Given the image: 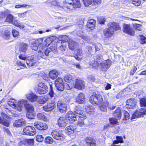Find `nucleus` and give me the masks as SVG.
Here are the masks:
<instances>
[{"instance_id":"nucleus-1","label":"nucleus","mask_w":146,"mask_h":146,"mask_svg":"<svg viewBox=\"0 0 146 146\" xmlns=\"http://www.w3.org/2000/svg\"><path fill=\"white\" fill-rule=\"evenodd\" d=\"M66 117H61L58 119V123L60 127H64L69 123H72L77 120L76 115L72 111L67 113Z\"/></svg>"},{"instance_id":"nucleus-2","label":"nucleus","mask_w":146,"mask_h":146,"mask_svg":"<svg viewBox=\"0 0 146 146\" xmlns=\"http://www.w3.org/2000/svg\"><path fill=\"white\" fill-rule=\"evenodd\" d=\"M65 2L61 8L67 12L73 11L76 9L81 7L79 0H65Z\"/></svg>"},{"instance_id":"nucleus-3","label":"nucleus","mask_w":146,"mask_h":146,"mask_svg":"<svg viewBox=\"0 0 146 146\" xmlns=\"http://www.w3.org/2000/svg\"><path fill=\"white\" fill-rule=\"evenodd\" d=\"M100 58H97L96 56H94L93 58L90 61V64L92 66L96 68L99 66L101 67V69L103 71H106L108 69L111 64V61L109 60L105 61L103 62L99 63Z\"/></svg>"},{"instance_id":"nucleus-4","label":"nucleus","mask_w":146,"mask_h":146,"mask_svg":"<svg viewBox=\"0 0 146 146\" xmlns=\"http://www.w3.org/2000/svg\"><path fill=\"white\" fill-rule=\"evenodd\" d=\"M90 101L92 104L100 105L101 104L103 101V97L100 94L93 95L90 97Z\"/></svg>"},{"instance_id":"nucleus-5","label":"nucleus","mask_w":146,"mask_h":146,"mask_svg":"<svg viewBox=\"0 0 146 146\" xmlns=\"http://www.w3.org/2000/svg\"><path fill=\"white\" fill-rule=\"evenodd\" d=\"M36 92L40 94H46L48 90V88L47 86L44 83H39L36 86Z\"/></svg>"},{"instance_id":"nucleus-6","label":"nucleus","mask_w":146,"mask_h":146,"mask_svg":"<svg viewBox=\"0 0 146 146\" xmlns=\"http://www.w3.org/2000/svg\"><path fill=\"white\" fill-rule=\"evenodd\" d=\"M11 12L8 10H6L3 11L0 13V17L2 18H5L6 17L5 19V21L9 23L13 22L14 17L10 14Z\"/></svg>"},{"instance_id":"nucleus-7","label":"nucleus","mask_w":146,"mask_h":146,"mask_svg":"<svg viewBox=\"0 0 146 146\" xmlns=\"http://www.w3.org/2000/svg\"><path fill=\"white\" fill-rule=\"evenodd\" d=\"M26 102L27 100L24 99L16 101L13 108L18 111H21L23 110V105L25 106Z\"/></svg>"},{"instance_id":"nucleus-8","label":"nucleus","mask_w":146,"mask_h":146,"mask_svg":"<svg viewBox=\"0 0 146 146\" xmlns=\"http://www.w3.org/2000/svg\"><path fill=\"white\" fill-rule=\"evenodd\" d=\"M36 132L35 128L32 126H28L23 129V133L24 135L33 136L35 134Z\"/></svg>"},{"instance_id":"nucleus-9","label":"nucleus","mask_w":146,"mask_h":146,"mask_svg":"<svg viewBox=\"0 0 146 146\" xmlns=\"http://www.w3.org/2000/svg\"><path fill=\"white\" fill-rule=\"evenodd\" d=\"M146 115V108H141L138 110H136L132 115L131 119L141 117Z\"/></svg>"},{"instance_id":"nucleus-10","label":"nucleus","mask_w":146,"mask_h":146,"mask_svg":"<svg viewBox=\"0 0 146 146\" xmlns=\"http://www.w3.org/2000/svg\"><path fill=\"white\" fill-rule=\"evenodd\" d=\"M51 134L53 137L57 140H62L64 139L63 134L58 130H53Z\"/></svg>"},{"instance_id":"nucleus-11","label":"nucleus","mask_w":146,"mask_h":146,"mask_svg":"<svg viewBox=\"0 0 146 146\" xmlns=\"http://www.w3.org/2000/svg\"><path fill=\"white\" fill-rule=\"evenodd\" d=\"M136 103L135 100L133 99H129L126 102V107L129 109H135L137 107Z\"/></svg>"},{"instance_id":"nucleus-12","label":"nucleus","mask_w":146,"mask_h":146,"mask_svg":"<svg viewBox=\"0 0 146 146\" xmlns=\"http://www.w3.org/2000/svg\"><path fill=\"white\" fill-rule=\"evenodd\" d=\"M123 31L131 36H133L135 32L129 25L124 24L123 25Z\"/></svg>"},{"instance_id":"nucleus-13","label":"nucleus","mask_w":146,"mask_h":146,"mask_svg":"<svg viewBox=\"0 0 146 146\" xmlns=\"http://www.w3.org/2000/svg\"><path fill=\"white\" fill-rule=\"evenodd\" d=\"M74 112H74L73 113L76 115V114L78 115L76 116L77 117L78 116L79 117L82 118L86 117L85 113L82 110V108L79 106L76 107Z\"/></svg>"},{"instance_id":"nucleus-14","label":"nucleus","mask_w":146,"mask_h":146,"mask_svg":"<svg viewBox=\"0 0 146 146\" xmlns=\"http://www.w3.org/2000/svg\"><path fill=\"white\" fill-rule=\"evenodd\" d=\"M34 126L39 130H45L47 129V125L45 123L39 121H36L34 123Z\"/></svg>"},{"instance_id":"nucleus-15","label":"nucleus","mask_w":146,"mask_h":146,"mask_svg":"<svg viewBox=\"0 0 146 146\" xmlns=\"http://www.w3.org/2000/svg\"><path fill=\"white\" fill-rule=\"evenodd\" d=\"M33 44L31 45L32 49L35 51H36L38 48L39 49V47L42 46V39L41 38H38L33 41Z\"/></svg>"},{"instance_id":"nucleus-16","label":"nucleus","mask_w":146,"mask_h":146,"mask_svg":"<svg viewBox=\"0 0 146 146\" xmlns=\"http://www.w3.org/2000/svg\"><path fill=\"white\" fill-rule=\"evenodd\" d=\"M39 47L38 56L44 59L47 58L46 57L49 56L45 48L41 46Z\"/></svg>"},{"instance_id":"nucleus-17","label":"nucleus","mask_w":146,"mask_h":146,"mask_svg":"<svg viewBox=\"0 0 146 146\" xmlns=\"http://www.w3.org/2000/svg\"><path fill=\"white\" fill-rule=\"evenodd\" d=\"M25 96L26 98L32 102L36 101L38 97V96L32 92L27 93Z\"/></svg>"},{"instance_id":"nucleus-18","label":"nucleus","mask_w":146,"mask_h":146,"mask_svg":"<svg viewBox=\"0 0 146 146\" xmlns=\"http://www.w3.org/2000/svg\"><path fill=\"white\" fill-rule=\"evenodd\" d=\"M74 87L79 90L83 89L85 87L84 82L80 79H76Z\"/></svg>"},{"instance_id":"nucleus-19","label":"nucleus","mask_w":146,"mask_h":146,"mask_svg":"<svg viewBox=\"0 0 146 146\" xmlns=\"http://www.w3.org/2000/svg\"><path fill=\"white\" fill-rule=\"evenodd\" d=\"M57 107L59 109V111L61 113L66 112L67 108V105L63 103L62 101H59L57 103Z\"/></svg>"},{"instance_id":"nucleus-20","label":"nucleus","mask_w":146,"mask_h":146,"mask_svg":"<svg viewBox=\"0 0 146 146\" xmlns=\"http://www.w3.org/2000/svg\"><path fill=\"white\" fill-rule=\"evenodd\" d=\"M96 24L95 20L93 19H90L88 20L86 25V30L90 31L91 30H93L94 27Z\"/></svg>"},{"instance_id":"nucleus-21","label":"nucleus","mask_w":146,"mask_h":146,"mask_svg":"<svg viewBox=\"0 0 146 146\" xmlns=\"http://www.w3.org/2000/svg\"><path fill=\"white\" fill-rule=\"evenodd\" d=\"M108 28L111 29L113 32L117 30H119L120 27L118 24L115 22H112L109 23L108 25Z\"/></svg>"},{"instance_id":"nucleus-22","label":"nucleus","mask_w":146,"mask_h":146,"mask_svg":"<svg viewBox=\"0 0 146 146\" xmlns=\"http://www.w3.org/2000/svg\"><path fill=\"white\" fill-rule=\"evenodd\" d=\"M55 107V105L54 103H47L43 107V110L46 111H50L53 110Z\"/></svg>"},{"instance_id":"nucleus-23","label":"nucleus","mask_w":146,"mask_h":146,"mask_svg":"<svg viewBox=\"0 0 146 146\" xmlns=\"http://www.w3.org/2000/svg\"><path fill=\"white\" fill-rule=\"evenodd\" d=\"M1 114L3 117L0 116V123L5 126L8 127L10 124V122L5 118L6 117L7 115L4 113H1Z\"/></svg>"},{"instance_id":"nucleus-24","label":"nucleus","mask_w":146,"mask_h":146,"mask_svg":"<svg viewBox=\"0 0 146 146\" xmlns=\"http://www.w3.org/2000/svg\"><path fill=\"white\" fill-rule=\"evenodd\" d=\"M54 38L55 37H50L47 38L42 44V47L45 48L51 43L53 42Z\"/></svg>"},{"instance_id":"nucleus-25","label":"nucleus","mask_w":146,"mask_h":146,"mask_svg":"<svg viewBox=\"0 0 146 146\" xmlns=\"http://www.w3.org/2000/svg\"><path fill=\"white\" fill-rule=\"evenodd\" d=\"M33 55L30 56L27 60L26 63L28 67H29L35 65L36 62L35 58Z\"/></svg>"},{"instance_id":"nucleus-26","label":"nucleus","mask_w":146,"mask_h":146,"mask_svg":"<svg viewBox=\"0 0 146 146\" xmlns=\"http://www.w3.org/2000/svg\"><path fill=\"white\" fill-rule=\"evenodd\" d=\"M76 128V126L71 125L65 128V132L69 135L73 134Z\"/></svg>"},{"instance_id":"nucleus-27","label":"nucleus","mask_w":146,"mask_h":146,"mask_svg":"<svg viewBox=\"0 0 146 146\" xmlns=\"http://www.w3.org/2000/svg\"><path fill=\"white\" fill-rule=\"evenodd\" d=\"M85 101L84 95L82 93H80L78 94L76 98V101L79 104H83Z\"/></svg>"},{"instance_id":"nucleus-28","label":"nucleus","mask_w":146,"mask_h":146,"mask_svg":"<svg viewBox=\"0 0 146 146\" xmlns=\"http://www.w3.org/2000/svg\"><path fill=\"white\" fill-rule=\"evenodd\" d=\"M26 124V121L23 119H20L16 120L14 122L13 125L17 127H21L22 126H24Z\"/></svg>"},{"instance_id":"nucleus-29","label":"nucleus","mask_w":146,"mask_h":146,"mask_svg":"<svg viewBox=\"0 0 146 146\" xmlns=\"http://www.w3.org/2000/svg\"><path fill=\"white\" fill-rule=\"evenodd\" d=\"M86 143L88 146H96V141L94 139L90 137H87L85 139Z\"/></svg>"},{"instance_id":"nucleus-30","label":"nucleus","mask_w":146,"mask_h":146,"mask_svg":"<svg viewBox=\"0 0 146 146\" xmlns=\"http://www.w3.org/2000/svg\"><path fill=\"white\" fill-rule=\"evenodd\" d=\"M46 4L49 6L54 5L58 6V7L62 8L61 6L59 4L58 0H48L46 2Z\"/></svg>"},{"instance_id":"nucleus-31","label":"nucleus","mask_w":146,"mask_h":146,"mask_svg":"<svg viewBox=\"0 0 146 146\" xmlns=\"http://www.w3.org/2000/svg\"><path fill=\"white\" fill-rule=\"evenodd\" d=\"M58 44V43H55V44H52L50 47L46 49V52H47L49 54L50 53V54L51 52H55L56 51L57 45Z\"/></svg>"},{"instance_id":"nucleus-32","label":"nucleus","mask_w":146,"mask_h":146,"mask_svg":"<svg viewBox=\"0 0 146 146\" xmlns=\"http://www.w3.org/2000/svg\"><path fill=\"white\" fill-rule=\"evenodd\" d=\"M104 35L106 38H108L112 36L113 32V31H111V29H105L103 32Z\"/></svg>"},{"instance_id":"nucleus-33","label":"nucleus","mask_w":146,"mask_h":146,"mask_svg":"<svg viewBox=\"0 0 146 146\" xmlns=\"http://www.w3.org/2000/svg\"><path fill=\"white\" fill-rule=\"evenodd\" d=\"M29 46L28 44L22 43L21 44L19 47V50L20 52L25 53L28 49Z\"/></svg>"},{"instance_id":"nucleus-34","label":"nucleus","mask_w":146,"mask_h":146,"mask_svg":"<svg viewBox=\"0 0 146 146\" xmlns=\"http://www.w3.org/2000/svg\"><path fill=\"white\" fill-rule=\"evenodd\" d=\"M27 112L34 113L33 106L31 104H28L27 101L26 102L25 106Z\"/></svg>"},{"instance_id":"nucleus-35","label":"nucleus","mask_w":146,"mask_h":146,"mask_svg":"<svg viewBox=\"0 0 146 146\" xmlns=\"http://www.w3.org/2000/svg\"><path fill=\"white\" fill-rule=\"evenodd\" d=\"M59 41L58 42V44L60 43H62L63 42H66V44H67V42L68 41V40H70L69 37L68 36L66 35H63L60 36L59 38Z\"/></svg>"},{"instance_id":"nucleus-36","label":"nucleus","mask_w":146,"mask_h":146,"mask_svg":"<svg viewBox=\"0 0 146 146\" xmlns=\"http://www.w3.org/2000/svg\"><path fill=\"white\" fill-rule=\"evenodd\" d=\"M69 48L72 50H74L77 44L72 40H69L68 42Z\"/></svg>"},{"instance_id":"nucleus-37","label":"nucleus","mask_w":146,"mask_h":146,"mask_svg":"<svg viewBox=\"0 0 146 146\" xmlns=\"http://www.w3.org/2000/svg\"><path fill=\"white\" fill-rule=\"evenodd\" d=\"M115 118L117 119H120L121 116V110L120 108H118L113 113Z\"/></svg>"},{"instance_id":"nucleus-38","label":"nucleus","mask_w":146,"mask_h":146,"mask_svg":"<svg viewBox=\"0 0 146 146\" xmlns=\"http://www.w3.org/2000/svg\"><path fill=\"white\" fill-rule=\"evenodd\" d=\"M49 75V77L51 79L54 80L58 76V73L56 70H52L50 72Z\"/></svg>"},{"instance_id":"nucleus-39","label":"nucleus","mask_w":146,"mask_h":146,"mask_svg":"<svg viewBox=\"0 0 146 146\" xmlns=\"http://www.w3.org/2000/svg\"><path fill=\"white\" fill-rule=\"evenodd\" d=\"M74 53L76 54V56H75V58L78 60H80L82 58L81 55L82 54V51L81 50L79 49L75 51Z\"/></svg>"},{"instance_id":"nucleus-40","label":"nucleus","mask_w":146,"mask_h":146,"mask_svg":"<svg viewBox=\"0 0 146 146\" xmlns=\"http://www.w3.org/2000/svg\"><path fill=\"white\" fill-rule=\"evenodd\" d=\"M86 118V117L82 118L79 117L77 121V125L80 127H83L85 125L84 120Z\"/></svg>"},{"instance_id":"nucleus-41","label":"nucleus","mask_w":146,"mask_h":146,"mask_svg":"<svg viewBox=\"0 0 146 146\" xmlns=\"http://www.w3.org/2000/svg\"><path fill=\"white\" fill-rule=\"evenodd\" d=\"M64 88H65L68 90H70L73 87H74V86L73 84V82H68L65 83L64 85Z\"/></svg>"},{"instance_id":"nucleus-42","label":"nucleus","mask_w":146,"mask_h":146,"mask_svg":"<svg viewBox=\"0 0 146 146\" xmlns=\"http://www.w3.org/2000/svg\"><path fill=\"white\" fill-rule=\"evenodd\" d=\"M37 117L38 119L42 120L44 121L47 120V118L46 116L42 113H38L37 115Z\"/></svg>"},{"instance_id":"nucleus-43","label":"nucleus","mask_w":146,"mask_h":146,"mask_svg":"<svg viewBox=\"0 0 146 146\" xmlns=\"http://www.w3.org/2000/svg\"><path fill=\"white\" fill-rule=\"evenodd\" d=\"M116 138L117 140H114L113 141V144H118L119 143H121L123 142L122 137L117 136H116Z\"/></svg>"},{"instance_id":"nucleus-44","label":"nucleus","mask_w":146,"mask_h":146,"mask_svg":"<svg viewBox=\"0 0 146 146\" xmlns=\"http://www.w3.org/2000/svg\"><path fill=\"white\" fill-rule=\"evenodd\" d=\"M64 80L67 83L72 82V76L70 74H67L64 77Z\"/></svg>"},{"instance_id":"nucleus-45","label":"nucleus","mask_w":146,"mask_h":146,"mask_svg":"<svg viewBox=\"0 0 146 146\" xmlns=\"http://www.w3.org/2000/svg\"><path fill=\"white\" fill-rule=\"evenodd\" d=\"M109 103L107 101H106L104 102L103 105H102L100 107V109L102 111H106L107 110V108L108 106Z\"/></svg>"},{"instance_id":"nucleus-46","label":"nucleus","mask_w":146,"mask_h":146,"mask_svg":"<svg viewBox=\"0 0 146 146\" xmlns=\"http://www.w3.org/2000/svg\"><path fill=\"white\" fill-rule=\"evenodd\" d=\"M140 106L141 107H146V99L143 98L139 100Z\"/></svg>"},{"instance_id":"nucleus-47","label":"nucleus","mask_w":146,"mask_h":146,"mask_svg":"<svg viewBox=\"0 0 146 146\" xmlns=\"http://www.w3.org/2000/svg\"><path fill=\"white\" fill-rule=\"evenodd\" d=\"M63 84V81L62 79L58 77L56 79L55 82V84L56 87H58L60 84Z\"/></svg>"},{"instance_id":"nucleus-48","label":"nucleus","mask_w":146,"mask_h":146,"mask_svg":"<svg viewBox=\"0 0 146 146\" xmlns=\"http://www.w3.org/2000/svg\"><path fill=\"white\" fill-rule=\"evenodd\" d=\"M3 37L7 40L9 39L10 37V34L9 31L8 30L5 31Z\"/></svg>"},{"instance_id":"nucleus-49","label":"nucleus","mask_w":146,"mask_h":146,"mask_svg":"<svg viewBox=\"0 0 146 146\" xmlns=\"http://www.w3.org/2000/svg\"><path fill=\"white\" fill-rule=\"evenodd\" d=\"M44 141L46 143L51 144L53 143V140L52 137H47L45 138Z\"/></svg>"},{"instance_id":"nucleus-50","label":"nucleus","mask_w":146,"mask_h":146,"mask_svg":"<svg viewBox=\"0 0 146 146\" xmlns=\"http://www.w3.org/2000/svg\"><path fill=\"white\" fill-rule=\"evenodd\" d=\"M16 101L14 99L11 98L8 101L7 104L9 106L13 108Z\"/></svg>"},{"instance_id":"nucleus-51","label":"nucleus","mask_w":146,"mask_h":146,"mask_svg":"<svg viewBox=\"0 0 146 146\" xmlns=\"http://www.w3.org/2000/svg\"><path fill=\"white\" fill-rule=\"evenodd\" d=\"M85 109L86 111L89 114H90L94 110L92 107L90 106H86L85 107Z\"/></svg>"},{"instance_id":"nucleus-52","label":"nucleus","mask_w":146,"mask_h":146,"mask_svg":"<svg viewBox=\"0 0 146 146\" xmlns=\"http://www.w3.org/2000/svg\"><path fill=\"white\" fill-rule=\"evenodd\" d=\"M26 143L28 146H33L34 144V139H27L25 141Z\"/></svg>"},{"instance_id":"nucleus-53","label":"nucleus","mask_w":146,"mask_h":146,"mask_svg":"<svg viewBox=\"0 0 146 146\" xmlns=\"http://www.w3.org/2000/svg\"><path fill=\"white\" fill-rule=\"evenodd\" d=\"M36 101L40 104H44L45 103L43 97H39L38 96Z\"/></svg>"},{"instance_id":"nucleus-54","label":"nucleus","mask_w":146,"mask_h":146,"mask_svg":"<svg viewBox=\"0 0 146 146\" xmlns=\"http://www.w3.org/2000/svg\"><path fill=\"white\" fill-rule=\"evenodd\" d=\"M49 85L50 90L48 95H49V96H50L51 98H52L54 96V94L53 90L52 83L51 82L49 84Z\"/></svg>"},{"instance_id":"nucleus-55","label":"nucleus","mask_w":146,"mask_h":146,"mask_svg":"<svg viewBox=\"0 0 146 146\" xmlns=\"http://www.w3.org/2000/svg\"><path fill=\"white\" fill-rule=\"evenodd\" d=\"M61 44L59 47V49L60 50L63 51H65L66 48V43L63 42L62 43H61Z\"/></svg>"},{"instance_id":"nucleus-56","label":"nucleus","mask_w":146,"mask_h":146,"mask_svg":"<svg viewBox=\"0 0 146 146\" xmlns=\"http://www.w3.org/2000/svg\"><path fill=\"white\" fill-rule=\"evenodd\" d=\"M84 4L85 7H88L93 2V0H83Z\"/></svg>"},{"instance_id":"nucleus-57","label":"nucleus","mask_w":146,"mask_h":146,"mask_svg":"<svg viewBox=\"0 0 146 146\" xmlns=\"http://www.w3.org/2000/svg\"><path fill=\"white\" fill-rule=\"evenodd\" d=\"M123 113L124 115V117L123 119V120H127L129 118V115L128 112L124 110L123 111Z\"/></svg>"},{"instance_id":"nucleus-58","label":"nucleus","mask_w":146,"mask_h":146,"mask_svg":"<svg viewBox=\"0 0 146 146\" xmlns=\"http://www.w3.org/2000/svg\"><path fill=\"white\" fill-rule=\"evenodd\" d=\"M17 66L21 67L22 68L26 67L25 63L20 60H18L17 62Z\"/></svg>"},{"instance_id":"nucleus-59","label":"nucleus","mask_w":146,"mask_h":146,"mask_svg":"<svg viewBox=\"0 0 146 146\" xmlns=\"http://www.w3.org/2000/svg\"><path fill=\"white\" fill-rule=\"evenodd\" d=\"M27 6H28V8H29L30 6L28 5H26V4H22V5L18 4L15 6V8H16L18 9V8H21L22 7L25 8V7H26Z\"/></svg>"},{"instance_id":"nucleus-60","label":"nucleus","mask_w":146,"mask_h":146,"mask_svg":"<svg viewBox=\"0 0 146 146\" xmlns=\"http://www.w3.org/2000/svg\"><path fill=\"white\" fill-rule=\"evenodd\" d=\"M43 137L42 135H38L36 137V141L38 142H40L43 141Z\"/></svg>"},{"instance_id":"nucleus-61","label":"nucleus","mask_w":146,"mask_h":146,"mask_svg":"<svg viewBox=\"0 0 146 146\" xmlns=\"http://www.w3.org/2000/svg\"><path fill=\"white\" fill-rule=\"evenodd\" d=\"M26 117L29 119H33L34 117V113L27 112L26 114Z\"/></svg>"},{"instance_id":"nucleus-62","label":"nucleus","mask_w":146,"mask_h":146,"mask_svg":"<svg viewBox=\"0 0 146 146\" xmlns=\"http://www.w3.org/2000/svg\"><path fill=\"white\" fill-rule=\"evenodd\" d=\"M117 118H109V119L110 123L112 124H116L117 122Z\"/></svg>"},{"instance_id":"nucleus-63","label":"nucleus","mask_w":146,"mask_h":146,"mask_svg":"<svg viewBox=\"0 0 146 146\" xmlns=\"http://www.w3.org/2000/svg\"><path fill=\"white\" fill-rule=\"evenodd\" d=\"M27 11H25L24 13H18V16L20 18H24L27 16Z\"/></svg>"},{"instance_id":"nucleus-64","label":"nucleus","mask_w":146,"mask_h":146,"mask_svg":"<svg viewBox=\"0 0 146 146\" xmlns=\"http://www.w3.org/2000/svg\"><path fill=\"white\" fill-rule=\"evenodd\" d=\"M145 1V0H143ZM132 3L135 6H138L141 3V1L140 0H132Z\"/></svg>"}]
</instances>
